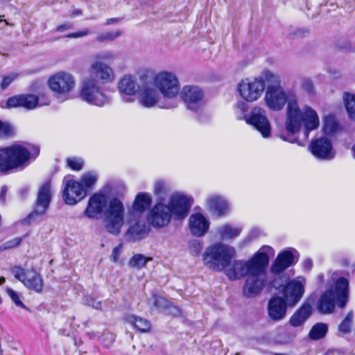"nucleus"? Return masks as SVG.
Segmentation results:
<instances>
[{
  "label": "nucleus",
  "mask_w": 355,
  "mask_h": 355,
  "mask_svg": "<svg viewBox=\"0 0 355 355\" xmlns=\"http://www.w3.org/2000/svg\"><path fill=\"white\" fill-rule=\"evenodd\" d=\"M48 83L52 91L60 94L69 92L75 85L73 77L63 71L51 76Z\"/></svg>",
  "instance_id": "obj_16"
},
{
  "label": "nucleus",
  "mask_w": 355,
  "mask_h": 355,
  "mask_svg": "<svg viewBox=\"0 0 355 355\" xmlns=\"http://www.w3.org/2000/svg\"><path fill=\"white\" fill-rule=\"evenodd\" d=\"M312 313L309 304L305 303L300 306L291 317L289 323L292 327H297L302 325Z\"/></svg>",
  "instance_id": "obj_26"
},
{
  "label": "nucleus",
  "mask_w": 355,
  "mask_h": 355,
  "mask_svg": "<svg viewBox=\"0 0 355 355\" xmlns=\"http://www.w3.org/2000/svg\"><path fill=\"white\" fill-rule=\"evenodd\" d=\"M115 78L114 72L111 67L107 64L95 60L90 67L89 76L88 78H92L102 83H108L114 80Z\"/></svg>",
  "instance_id": "obj_18"
},
{
  "label": "nucleus",
  "mask_w": 355,
  "mask_h": 355,
  "mask_svg": "<svg viewBox=\"0 0 355 355\" xmlns=\"http://www.w3.org/2000/svg\"><path fill=\"white\" fill-rule=\"evenodd\" d=\"M6 282V279L3 277H0V285L4 284Z\"/></svg>",
  "instance_id": "obj_63"
},
{
  "label": "nucleus",
  "mask_w": 355,
  "mask_h": 355,
  "mask_svg": "<svg viewBox=\"0 0 355 355\" xmlns=\"http://www.w3.org/2000/svg\"><path fill=\"white\" fill-rule=\"evenodd\" d=\"M51 200V181H46L39 189L34 210L30 213L21 223L23 225L30 224L37 217L45 214Z\"/></svg>",
  "instance_id": "obj_10"
},
{
  "label": "nucleus",
  "mask_w": 355,
  "mask_h": 355,
  "mask_svg": "<svg viewBox=\"0 0 355 355\" xmlns=\"http://www.w3.org/2000/svg\"><path fill=\"white\" fill-rule=\"evenodd\" d=\"M151 198L148 193L137 194L133 204V209L139 212L144 211L150 205Z\"/></svg>",
  "instance_id": "obj_32"
},
{
  "label": "nucleus",
  "mask_w": 355,
  "mask_h": 355,
  "mask_svg": "<svg viewBox=\"0 0 355 355\" xmlns=\"http://www.w3.org/2000/svg\"><path fill=\"white\" fill-rule=\"evenodd\" d=\"M189 248L191 254L193 256H199L202 250V245L200 241L194 239L189 242Z\"/></svg>",
  "instance_id": "obj_44"
},
{
  "label": "nucleus",
  "mask_w": 355,
  "mask_h": 355,
  "mask_svg": "<svg viewBox=\"0 0 355 355\" xmlns=\"http://www.w3.org/2000/svg\"><path fill=\"white\" fill-rule=\"evenodd\" d=\"M152 300L153 306L159 310H162L167 306L168 301L162 297H159L157 295H153Z\"/></svg>",
  "instance_id": "obj_48"
},
{
  "label": "nucleus",
  "mask_w": 355,
  "mask_h": 355,
  "mask_svg": "<svg viewBox=\"0 0 355 355\" xmlns=\"http://www.w3.org/2000/svg\"><path fill=\"white\" fill-rule=\"evenodd\" d=\"M328 331V326L323 322L315 324L309 333V337L312 340H318L323 338Z\"/></svg>",
  "instance_id": "obj_33"
},
{
  "label": "nucleus",
  "mask_w": 355,
  "mask_h": 355,
  "mask_svg": "<svg viewBox=\"0 0 355 355\" xmlns=\"http://www.w3.org/2000/svg\"><path fill=\"white\" fill-rule=\"evenodd\" d=\"M90 305L96 309H101V302L93 301L92 304Z\"/></svg>",
  "instance_id": "obj_59"
},
{
  "label": "nucleus",
  "mask_w": 355,
  "mask_h": 355,
  "mask_svg": "<svg viewBox=\"0 0 355 355\" xmlns=\"http://www.w3.org/2000/svg\"><path fill=\"white\" fill-rule=\"evenodd\" d=\"M313 266V262L312 260L310 259H306L303 261V267L304 269L307 270H310Z\"/></svg>",
  "instance_id": "obj_55"
},
{
  "label": "nucleus",
  "mask_w": 355,
  "mask_h": 355,
  "mask_svg": "<svg viewBox=\"0 0 355 355\" xmlns=\"http://www.w3.org/2000/svg\"><path fill=\"white\" fill-rule=\"evenodd\" d=\"M11 272L15 278L21 282L27 288L40 293L43 290L44 281L42 275L33 269L25 270L20 266L11 268Z\"/></svg>",
  "instance_id": "obj_11"
},
{
  "label": "nucleus",
  "mask_w": 355,
  "mask_h": 355,
  "mask_svg": "<svg viewBox=\"0 0 355 355\" xmlns=\"http://www.w3.org/2000/svg\"><path fill=\"white\" fill-rule=\"evenodd\" d=\"M264 100L273 111L282 110L287 103L285 128L289 135L281 136L284 141L304 146L309 133L319 127V116L315 110L308 105L300 109L295 95L283 87H267Z\"/></svg>",
  "instance_id": "obj_1"
},
{
  "label": "nucleus",
  "mask_w": 355,
  "mask_h": 355,
  "mask_svg": "<svg viewBox=\"0 0 355 355\" xmlns=\"http://www.w3.org/2000/svg\"><path fill=\"white\" fill-rule=\"evenodd\" d=\"M121 35V31L119 30L116 31L101 33L97 35L96 40L100 43L113 41Z\"/></svg>",
  "instance_id": "obj_41"
},
{
  "label": "nucleus",
  "mask_w": 355,
  "mask_h": 355,
  "mask_svg": "<svg viewBox=\"0 0 355 355\" xmlns=\"http://www.w3.org/2000/svg\"><path fill=\"white\" fill-rule=\"evenodd\" d=\"M67 164L73 170L79 171L82 169L83 166V161L76 157L68 158Z\"/></svg>",
  "instance_id": "obj_49"
},
{
  "label": "nucleus",
  "mask_w": 355,
  "mask_h": 355,
  "mask_svg": "<svg viewBox=\"0 0 355 355\" xmlns=\"http://www.w3.org/2000/svg\"><path fill=\"white\" fill-rule=\"evenodd\" d=\"M349 282L344 277L339 278L334 290L326 291L320 297L317 309L322 314H329L334 311L336 304L340 308L345 306L348 299Z\"/></svg>",
  "instance_id": "obj_6"
},
{
  "label": "nucleus",
  "mask_w": 355,
  "mask_h": 355,
  "mask_svg": "<svg viewBox=\"0 0 355 355\" xmlns=\"http://www.w3.org/2000/svg\"><path fill=\"white\" fill-rule=\"evenodd\" d=\"M267 266H262L257 272L248 275L243 287V295L248 297L257 296L264 286L265 270Z\"/></svg>",
  "instance_id": "obj_13"
},
{
  "label": "nucleus",
  "mask_w": 355,
  "mask_h": 355,
  "mask_svg": "<svg viewBox=\"0 0 355 355\" xmlns=\"http://www.w3.org/2000/svg\"><path fill=\"white\" fill-rule=\"evenodd\" d=\"M154 83L164 97L175 98L180 92V83L177 76L171 71H161L154 77Z\"/></svg>",
  "instance_id": "obj_9"
},
{
  "label": "nucleus",
  "mask_w": 355,
  "mask_h": 355,
  "mask_svg": "<svg viewBox=\"0 0 355 355\" xmlns=\"http://www.w3.org/2000/svg\"><path fill=\"white\" fill-rule=\"evenodd\" d=\"M207 205L211 211L218 216L225 214L228 206L227 202L219 196H213L207 200Z\"/></svg>",
  "instance_id": "obj_28"
},
{
  "label": "nucleus",
  "mask_w": 355,
  "mask_h": 355,
  "mask_svg": "<svg viewBox=\"0 0 355 355\" xmlns=\"http://www.w3.org/2000/svg\"><path fill=\"white\" fill-rule=\"evenodd\" d=\"M343 99L349 117L355 120V94L345 92Z\"/></svg>",
  "instance_id": "obj_36"
},
{
  "label": "nucleus",
  "mask_w": 355,
  "mask_h": 355,
  "mask_svg": "<svg viewBox=\"0 0 355 355\" xmlns=\"http://www.w3.org/2000/svg\"><path fill=\"white\" fill-rule=\"evenodd\" d=\"M171 216L172 210L169 206L157 203L150 210L148 221L155 227H163L171 222Z\"/></svg>",
  "instance_id": "obj_14"
},
{
  "label": "nucleus",
  "mask_w": 355,
  "mask_h": 355,
  "mask_svg": "<svg viewBox=\"0 0 355 355\" xmlns=\"http://www.w3.org/2000/svg\"><path fill=\"white\" fill-rule=\"evenodd\" d=\"M40 153L38 146L27 144H13L0 149V172L8 173L12 171L22 169L33 157Z\"/></svg>",
  "instance_id": "obj_3"
},
{
  "label": "nucleus",
  "mask_w": 355,
  "mask_h": 355,
  "mask_svg": "<svg viewBox=\"0 0 355 355\" xmlns=\"http://www.w3.org/2000/svg\"><path fill=\"white\" fill-rule=\"evenodd\" d=\"M81 14H82V11L79 9H75L72 12L73 16H78V15H80Z\"/></svg>",
  "instance_id": "obj_62"
},
{
  "label": "nucleus",
  "mask_w": 355,
  "mask_h": 355,
  "mask_svg": "<svg viewBox=\"0 0 355 355\" xmlns=\"http://www.w3.org/2000/svg\"><path fill=\"white\" fill-rule=\"evenodd\" d=\"M352 151L353 153V157L355 158V144L352 146Z\"/></svg>",
  "instance_id": "obj_64"
},
{
  "label": "nucleus",
  "mask_w": 355,
  "mask_h": 355,
  "mask_svg": "<svg viewBox=\"0 0 355 355\" xmlns=\"http://www.w3.org/2000/svg\"><path fill=\"white\" fill-rule=\"evenodd\" d=\"M180 96L187 105L188 109L196 112L201 106L203 92L197 86L187 85L182 89Z\"/></svg>",
  "instance_id": "obj_19"
},
{
  "label": "nucleus",
  "mask_w": 355,
  "mask_h": 355,
  "mask_svg": "<svg viewBox=\"0 0 355 355\" xmlns=\"http://www.w3.org/2000/svg\"><path fill=\"white\" fill-rule=\"evenodd\" d=\"M38 97L33 94H21V107L26 110L35 109L38 105Z\"/></svg>",
  "instance_id": "obj_37"
},
{
  "label": "nucleus",
  "mask_w": 355,
  "mask_h": 355,
  "mask_svg": "<svg viewBox=\"0 0 355 355\" xmlns=\"http://www.w3.org/2000/svg\"><path fill=\"white\" fill-rule=\"evenodd\" d=\"M104 223L109 233L113 235L119 234L124 223V207L118 198H113L110 201Z\"/></svg>",
  "instance_id": "obj_7"
},
{
  "label": "nucleus",
  "mask_w": 355,
  "mask_h": 355,
  "mask_svg": "<svg viewBox=\"0 0 355 355\" xmlns=\"http://www.w3.org/2000/svg\"><path fill=\"white\" fill-rule=\"evenodd\" d=\"M87 195V190L82 184L73 180L66 182L63 199L67 205H73L82 200Z\"/></svg>",
  "instance_id": "obj_17"
},
{
  "label": "nucleus",
  "mask_w": 355,
  "mask_h": 355,
  "mask_svg": "<svg viewBox=\"0 0 355 355\" xmlns=\"http://www.w3.org/2000/svg\"><path fill=\"white\" fill-rule=\"evenodd\" d=\"M98 175L95 172L89 171L83 174L81 177V182L86 188H90L97 181Z\"/></svg>",
  "instance_id": "obj_42"
},
{
  "label": "nucleus",
  "mask_w": 355,
  "mask_h": 355,
  "mask_svg": "<svg viewBox=\"0 0 355 355\" xmlns=\"http://www.w3.org/2000/svg\"><path fill=\"white\" fill-rule=\"evenodd\" d=\"M353 318V312L349 311L338 326V330L340 332L343 334H348L351 331Z\"/></svg>",
  "instance_id": "obj_39"
},
{
  "label": "nucleus",
  "mask_w": 355,
  "mask_h": 355,
  "mask_svg": "<svg viewBox=\"0 0 355 355\" xmlns=\"http://www.w3.org/2000/svg\"><path fill=\"white\" fill-rule=\"evenodd\" d=\"M176 106H177V104L174 101H171V102H168V106H161V107L171 109V108H174Z\"/></svg>",
  "instance_id": "obj_60"
},
{
  "label": "nucleus",
  "mask_w": 355,
  "mask_h": 355,
  "mask_svg": "<svg viewBox=\"0 0 355 355\" xmlns=\"http://www.w3.org/2000/svg\"><path fill=\"white\" fill-rule=\"evenodd\" d=\"M309 148L312 154L318 159H331L334 157L332 153L331 142L326 137L312 141Z\"/></svg>",
  "instance_id": "obj_21"
},
{
  "label": "nucleus",
  "mask_w": 355,
  "mask_h": 355,
  "mask_svg": "<svg viewBox=\"0 0 355 355\" xmlns=\"http://www.w3.org/2000/svg\"><path fill=\"white\" fill-rule=\"evenodd\" d=\"M89 31L87 29H85V30L78 31L76 33L67 34L66 35V37L67 38H78V37H82L86 36V35H89Z\"/></svg>",
  "instance_id": "obj_51"
},
{
  "label": "nucleus",
  "mask_w": 355,
  "mask_h": 355,
  "mask_svg": "<svg viewBox=\"0 0 355 355\" xmlns=\"http://www.w3.org/2000/svg\"><path fill=\"white\" fill-rule=\"evenodd\" d=\"M246 122L252 125L263 137H268L271 133L270 125L266 117V111L260 107H254L252 110L250 116Z\"/></svg>",
  "instance_id": "obj_15"
},
{
  "label": "nucleus",
  "mask_w": 355,
  "mask_h": 355,
  "mask_svg": "<svg viewBox=\"0 0 355 355\" xmlns=\"http://www.w3.org/2000/svg\"><path fill=\"white\" fill-rule=\"evenodd\" d=\"M274 254L273 249L265 245L254 255L248 261H234L225 268L227 276L232 280L241 279L245 275H250L253 272H257L262 266H268L270 255Z\"/></svg>",
  "instance_id": "obj_4"
},
{
  "label": "nucleus",
  "mask_w": 355,
  "mask_h": 355,
  "mask_svg": "<svg viewBox=\"0 0 355 355\" xmlns=\"http://www.w3.org/2000/svg\"><path fill=\"white\" fill-rule=\"evenodd\" d=\"M234 255V248L218 243L207 247L202 257L205 267L213 271L220 272L230 265Z\"/></svg>",
  "instance_id": "obj_5"
},
{
  "label": "nucleus",
  "mask_w": 355,
  "mask_h": 355,
  "mask_svg": "<svg viewBox=\"0 0 355 355\" xmlns=\"http://www.w3.org/2000/svg\"><path fill=\"white\" fill-rule=\"evenodd\" d=\"M265 86L264 80L261 77L256 78L252 80L245 79L239 83L238 91L245 101L253 102L261 96Z\"/></svg>",
  "instance_id": "obj_12"
},
{
  "label": "nucleus",
  "mask_w": 355,
  "mask_h": 355,
  "mask_svg": "<svg viewBox=\"0 0 355 355\" xmlns=\"http://www.w3.org/2000/svg\"><path fill=\"white\" fill-rule=\"evenodd\" d=\"M6 293L17 306H19V307H21L23 309H26V306L21 301L19 296L16 291H15L12 288H7Z\"/></svg>",
  "instance_id": "obj_47"
},
{
  "label": "nucleus",
  "mask_w": 355,
  "mask_h": 355,
  "mask_svg": "<svg viewBox=\"0 0 355 355\" xmlns=\"http://www.w3.org/2000/svg\"><path fill=\"white\" fill-rule=\"evenodd\" d=\"M300 87L304 92L308 94H314V85L310 78H303L300 81Z\"/></svg>",
  "instance_id": "obj_43"
},
{
  "label": "nucleus",
  "mask_w": 355,
  "mask_h": 355,
  "mask_svg": "<svg viewBox=\"0 0 355 355\" xmlns=\"http://www.w3.org/2000/svg\"><path fill=\"white\" fill-rule=\"evenodd\" d=\"M164 184L162 182H157L155 185V193L159 194L162 191Z\"/></svg>",
  "instance_id": "obj_56"
},
{
  "label": "nucleus",
  "mask_w": 355,
  "mask_h": 355,
  "mask_svg": "<svg viewBox=\"0 0 355 355\" xmlns=\"http://www.w3.org/2000/svg\"><path fill=\"white\" fill-rule=\"evenodd\" d=\"M241 232L240 228H234L230 225H224L218 229V232L222 239H232L237 237Z\"/></svg>",
  "instance_id": "obj_34"
},
{
  "label": "nucleus",
  "mask_w": 355,
  "mask_h": 355,
  "mask_svg": "<svg viewBox=\"0 0 355 355\" xmlns=\"http://www.w3.org/2000/svg\"><path fill=\"white\" fill-rule=\"evenodd\" d=\"M149 232V228L145 223H136L130 226L127 231V236L133 241L139 240L144 237Z\"/></svg>",
  "instance_id": "obj_29"
},
{
  "label": "nucleus",
  "mask_w": 355,
  "mask_h": 355,
  "mask_svg": "<svg viewBox=\"0 0 355 355\" xmlns=\"http://www.w3.org/2000/svg\"><path fill=\"white\" fill-rule=\"evenodd\" d=\"M294 256L291 250L280 252L270 268V272L274 275H280L293 264Z\"/></svg>",
  "instance_id": "obj_23"
},
{
  "label": "nucleus",
  "mask_w": 355,
  "mask_h": 355,
  "mask_svg": "<svg viewBox=\"0 0 355 355\" xmlns=\"http://www.w3.org/2000/svg\"><path fill=\"white\" fill-rule=\"evenodd\" d=\"M80 97L83 101L99 107L110 101L109 98L101 90L96 81L88 78L82 82Z\"/></svg>",
  "instance_id": "obj_8"
},
{
  "label": "nucleus",
  "mask_w": 355,
  "mask_h": 355,
  "mask_svg": "<svg viewBox=\"0 0 355 355\" xmlns=\"http://www.w3.org/2000/svg\"><path fill=\"white\" fill-rule=\"evenodd\" d=\"M6 108L21 107V94L10 97L6 101Z\"/></svg>",
  "instance_id": "obj_46"
},
{
  "label": "nucleus",
  "mask_w": 355,
  "mask_h": 355,
  "mask_svg": "<svg viewBox=\"0 0 355 355\" xmlns=\"http://www.w3.org/2000/svg\"><path fill=\"white\" fill-rule=\"evenodd\" d=\"M119 18H110L106 20L105 25L110 26L114 24H117L118 22H119Z\"/></svg>",
  "instance_id": "obj_58"
},
{
  "label": "nucleus",
  "mask_w": 355,
  "mask_h": 355,
  "mask_svg": "<svg viewBox=\"0 0 355 355\" xmlns=\"http://www.w3.org/2000/svg\"><path fill=\"white\" fill-rule=\"evenodd\" d=\"M169 309H173V312L172 313L174 314V315H178L180 313V310L178 307L176 306H168Z\"/></svg>",
  "instance_id": "obj_61"
},
{
  "label": "nucleus",
  "mask_w": 355,
  "mask_h": 355,
  "mask_svg": "<svg viewBox=\"0 0 355 355\" xmlns=\"http://www.w3.org/2000/svg\"><path fill=\"white\" fill-rule=\"evenodd\" d=\"M106 205L105 195L96 193L89 198L84 214L90 219L97 218L98 216L102 214Z\"/></svg>",
  "instance_id": "obj_22"
},
{
  "label": "nucleus",
  "mask_w": 355,
  "mask_h": 355,
  "mask_svg": "<svg viewBox=\"0 0 355 355\" xmlns=\"http://www.w3.org/2000/svg\"><path fill=\"white\" fill-rule=\"evenodd\" d=\"M72 28H73V24L71 23H66V24L58 26L56 28V31L58 32H63L64 31L71 29Z\"/></svg>",
  "instance_id": "obj_54"
},
{
  "label": "nucleus",
  "mask_w": 355,
  "mask_h": 355,
  "mask_svg": "<svg viewBox=\"0 0 355 355\" xmlns=\"http://www.w3.org/2000/svg\"><path fill=\"white\" fill-rule=\"evenodd\" d=\"M159 100V94L153 85H144L141 96L140 103L146 107H152L155 106Z\"/></svg>",
  "instance_id": "obj_25"
},
{
  "label": "nucleus",
  "mask_w": 355,
  "mask_h": 355,
  "mask_svg": "<svg viewBox=\"0 0 355 355\" xmlns=\"http://www.w3.org/2000/svg\"><path fill=\"white\" fill-rule=\"evenodd\" d=\"M94 58L96 60L103 62V61L111 62L114 60L115 54L112 51H105L96 53Z\"/></svg>",
  "instance_id": "obj_45"
},
{
  "label": "nucleus",
  "mask_w": 355,
  "mask_h": 355,
  "mask_svg": "<svg viewBox=\"0 0 355 355\" xmlns=\"http://www.w3.org/2000/svg\"><path fill=\"white\" fill-rule=\"evenodd\" d=\"M151 260L150 257H147L142 254H137L129 260L128 266L139 270L145 267L146 263Z\"/></svg>",
  "instance_id": "obj_35"
},
{
  "label": "nucleus",
  "mask_w": 355,
  "mask_h": 355,
  "mask_svg": "<svg viewBox=\"0 0 355 355\" xmlns=\"http://www.w3.org/2000/svg\"><path fill=\"white\" fill-rule=\"evenodd\" d=\"M16 132V128L11 122L0 119V139H12L15 137Z\"/></svg>",
  "instance_id": "obj_31"
},
{
  "label": "nucleus",
  "mask_w": 355,
  "mask_h": 355,
  "mask_svg": "<svg viewBox=\"0 0 355 355\" xmlns=\"http://www.w3.org/2000/svg\"><path fill=\"white\" fill-rule=\"evenodd\" d=\"M265 82H267L268 86L271 87H282L280 85V78L276 73H273L270 71H266L264 73V78H262Z\"/></svg>",
  "instance_id": "obj_40"
},
{
  "label": "nucleus",
  "mask_w": 355,
  "mask_h": 355,
  "mask_svg": "<svg viewBox=\"0 0 355 355\" xmlns=\"http://www.w3.org/2000/svg\"><path fill=\"white\" fill-rule=\"evenodd\" d=\"M122 248H123L122 244H119L118 246L115 247L113 249L112 252V259L114 262L117 261V260L119 259V256L121 252Z\"/></svg>",
  "instance_id": "obj_52"
},
{
  "label": "nucleus",
  "mask_w": 355,
  "mask_h": 355,
  "mask_svg": "<svg viewBox=\"0 0 355 355\" xmlns=\"http://www.w3.org/2000/svg\"><path fill=\"white\" fill-rule=\"evenodd\" d=\"M275 288H282L283 297L275 296L268 302V312L269 318L274 321H279L284 318L287 306H295L302 298L304 289L298 281H291L286 285L277 286L276 281L272 282Z\"/></svg>",
  "instance_id": "obj_2"
},
{
  "label": "nucleus",
  "mask_w": 355,
  "mask_h": 355,
  "mask_svg": "<svg viewBox=\"0 0 355 355\" xmlns=\"http://www.w3.org/2000/svg\"><path fill=\"white\" fill-rule=\"evenodd\" d=\"M209 223L201 214H195L189 218V227L193 235L203 236L208 230Z\"/></svg>",
  "instance_id": "obj_24"
},
{
  "label": "nucleus",
  "mask_w": 355,
  "mask_h": 355,
  "mask_svg": "<svg viewBox=\"0 0 355 355\" xmlns=\"http://www.w3.org/2000/svg\"><path fill=\"white\" fill-rule=\"evenodd\" d=\"M192 202L191 199L183 194H173L170 200V207L176 219L185 218L190 209Z\"/></svg>",
  "instance_id": "obj_20"
},
{
  "label": "nucleus",
  "mask_w": 355,
  "mask_h": 355,
  "mask_svg": "<svg viewBox=\"0 0 355 355\" xmlns=\"http://www.w3.org/2000/svg\"><path fill=\"white\" fill-rule=\"evenodd\" d=\"M6 193L7 187L6 186L2 187L0 192V201H5Z\"/></svg>",
  "instance_id": "obj_57"
},
{
  "label": "nucleus",
  "mask_w": 355,
  "mask_h": 355,
  "mask_svg": "<svg viewBox=\"0 0 355 355\" xmlns=\"http://www.w3.org/2000/svg\"><path fill=\"white\" fill-rule=\"evenodd\" d=\"M338 128V124L334 116H327L324 121V131L325 134L331 135L334 133Z\"/></svg>",
  "instance_id": "obj_38"
},
{
  "label": "nucleus",
  "mask_w": 355,
  "mask_h": 355,
  "mask_svg": "<svg viewBox=\"0 0 355 355\" xmlns=\"http://www.w3.org/2000/svg\"><path fill=\"white\" fill-rule=\"evenodd\" d=\"M119 89L125 95H135L139 89L135 77L130 75L124 76L119 83Z\"/></svg>",
  "instance_id": "obj_27"
},
{
  "label": "nucleus",
  "mask_w": 355,
  "mask_h": 355,
  "mask_svg": "<svg viewBox=\"0 0 355 355\" xmlns=\"http://www.w3.org/2000/svg\"><path fill=\"white\" fill-rule=\"evenodd\" d=\"M125 320L141 332L148 331L150 329V323L146 319L134 315H128L125 317Z\"/></svg>",
  "instance_id": "obj_30"
},
{
  "label": "nucleus",
  "mask_w": 355,
  "mask_h": 355,
  "mask_svg": "<svg viewBox=\"0 0 355 355\" xmlns=\"http://www.w3.org/2000/svg\"><path fill=\"white\" fill-rule=\"evenodd\" d=\"M21 238H15L10 241H7L6 243H5V245H6V248H14V247H16L18 245H19V243H21Z\"/></svg>",
  "instance_id": "obj_53"
},
{
  "label": "nucleus",
  "mask_w": 355,
  "mask_h": 355,
  "mask_svg": "<svg viewBox=\"0 0 355 355\" xmlns=\"http://www.w3.org/2000/svg\"><path fill=\"white\" fill-rule=\"evenodd\" d=\"M17 76L15 74H12L10 76H4L1 83V89H6L11 83L15 79Z\"/></svg>",
  "instance_id": "obj_50"
}]
</instances>
